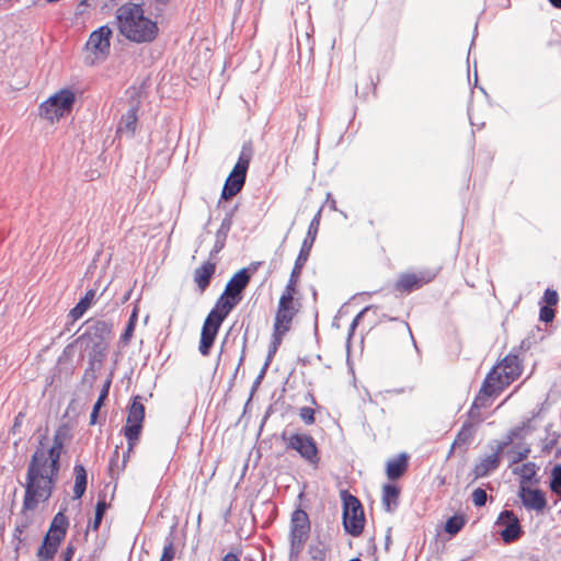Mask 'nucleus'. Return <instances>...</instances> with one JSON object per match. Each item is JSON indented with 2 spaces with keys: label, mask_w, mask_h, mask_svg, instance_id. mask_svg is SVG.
<instances>
[{
  "label": "nucleus",
  "mask_w": 561,
  "mask_h": 561,
  "mask_svg": "<svg viewBox=\"0 0 561 561\" xmlns=\"http://www.w3.org/2000/svg\"><path fill=\"white\" fill-rule=\"evenodd\" d=\"M222 561H239V558L237 554L229 552L222 558Z\"/></svg>",
  "instance_id": "nucleus-50"
},
{
  "label": "nucleus",
  "mask_w": 561,
  "mask_h": 561,
  "mask_svg": "<svg viewBox=\"0 0 561 561\" xmlns=\"http://www.w3.org/2000/svg\"><path fill=\"white\" fill-rule=\"evenodd\" d=\"M496 525L502 526L501 530V539L504 543H512L517 541L524 534V530L520 526L519 518L513 511H502L497 518Z\"/></svg>",
  "instance_id": "nucleus-17"
},
{
  "label": "nucleus",
  "mask_w": 561,
  "mask_h": 561,
  "mask_svg": "<svg viewBox=\"0 0 561 561\" xmlns=\"http://www.w3.org/2000/svg\"><path fill=\"white\" fill-rule=\"evenodd\" d=\"M373 311L374 313H376V308H373V307H366L364 310H362L352 321L351 325H350V332H348V336L351 337L353 334H354V331L356 329V327L358 325V323L360 322V320L368 313Z\"/></svg>",
  "instance_id": "nucleus-40"
},
{
  "label": "nucleus",
  "mask_w": 561,
  "mask_h": 561,
  "mask_svg": "<svg viewBox=\"0 0 561 561\" xmlns=\"http://www.w3.org/2000/svg\"><path fill=\"white\" fill-rule=\"evenodd\" d=\"M133 450H129V443L127 442V450L126 453L123 455V468L126 466L128 459H129V456H130V453Z\"/></svg>",
  "instance_id": "nucleus-51"
},
{
  "label": "nucleus",
  "mask_w": 561,
  "mask_h": 561,
  "mask_svg": "<svg viewBox=\"0 0 561 561\" xmlns=\"http://www.w3.org/2000/svg\"><path fill=\"white\" fill-rule=\"evenodd\" d=\"M320 220H321V209H319L317 211V214L312 218L311 222L309 224L308 231L302 241V244L313 247V243H314L318 232H319Z\"/></svg>",
  "instance_id": "nucleus-28"
},
{
  "label": "nucleus",
  "mask_w": 561,
  "mask_h": 561,
  "mask_svg": "<svg viewBox=\"0 0 561 561\" xmlns=\"http://www.w3.org/2000/svg\"><path fill=\"white\" fill-rule=\"evenodd\" d=\"M549 2L557 9H561V0H549Z\"/></svg>",
  "instance_id": "nucleus-54"
},
{
  "label": "nucleus",
  "mask_w": 561,
  "mask_h": 561,
  "mask_svg": "<svg viewBox=\"0 0 561 561\" xmlns=\"http://www.w3.org/2000/svg\"><path fill=\"white\" fill-rule=\"evenodd\" d=\"M69 522L62 512H58L49 526L47 534L44 537L42 546L37 550V557L44 561L54 559L60 543L66 537Z\"/></svg>",
  "instance_id": "nucleus-8"
},
{
  "label": "nucleus",
  "mask_w": 561,
  "mask_h": 561,
  "mask_svg": "<svg viewBox=\"0 0 561 561\" xmlns=\"http://www.w3.org/2000/svg\"><path fill=\"white\" fill-rule=\"evenodd\" d=\"M137 321H138V309L137 308H134L130 317H129V320L127 322V325L125 328V331L123 332L122 336H121V342L124 344V345H128L131 341V337L134 335V332H135V328H136V324H137Z\"/></svg>",
  "instance_id": "nucleus-29"
},
{
  "label": "nucleus",
  "mask_w": 561,
  "mask_h": 561,
  "mask_svg": "<svg viewBox=\"0 0 561 561\" xmlns=\"http://www.w3.org/2000/svg\"><path fill=\"white\" fill-rule=\"evenodd\" d=\"M466 520L460 515L449 517L445 524V531L451 536L458 534L465 526Z\"/></svg>",
  "instance_id": "nucleus-32"
},
{
  "label": "nucleus",
  "mask_w": 561,
  "mask_h": 561,
  "mask_svg": "<svg viewBox=\"0 0 561 561\" xmlns=\"http://www.w3.org/2000/svg\"><path fill=\"white\" fill-rule=\"evenodd\" d=\"M119 33L137 44L151 43L158 34V23L145 15L142 4L128 2L116 11Z\"/></svg>",
  "instance_id": "nucleus-2"
},
{
  "label": "nucleus",
  "mask_w": 561,
  "mask_h": 561,
  "mask_svg": "<svg viewBox=\"0 0 561 561\" xmlns=\"http://www.w3.org/2000/svg\"><path fill=\"white\" fill-rule=\"evenodd\" d=\"M501 462V447L491 455L481 458L473 467L472 474L473 479H480L486 477L492 471L496 470Z\"/></svg>",
  "instance_id": "nucleus-20"
},
{
  "label": "nucleus",
  "mask_w": 561,
  "mask_h": 561,
  "mask_svg": "<svg viewBox=\"0 0 561 561\" xmlns=\"http://www.w3.org/2000/svg\"><path fill=\"white\" fill-rule=\"evenodd\" d=\"M253 158L251 142L243 144L237 163L228 175L221 191V199L228 201L234 197L244 186L247 173Z\"/></svg>",
  "instance_id": "nucleus-4"
},
{
  "label": "nucleus",
  "mask_w": 561,
  "mask_h": 561,
  "mask_svg": "<svg viewBox=\"0 0 561 561\" xmlns=\"http://www.w3.org/2000/svg\"><path fill=\"white\" fill-rule=\"evenodd\" d=\"M300 272L291 270L288 282L284 288V293L299 295V280H300Z\"/></svg>",
  "instance_id": "nucleus-34"
},
{
  "label": "nucleus",
  "mask_w": 561,
  "mask_h": 561,
  "mask_svg": "<svg viewBox=\"0 0 561 561\" xmlns=\"http://www.w3.org/2000/svg\"><path fill=\"white\" fill-rule=\"evenodd\" d=\"M110 387H111V379H107L105 381V383L103 385V388H102V390L100 392V396H99L96 401H101V403H104L105 399L108 396Z\"/></svg>",
  "instance_id": "nucleus-47"
},
{
  "label": "nucleus",
  "mask_w": 561,
  "mask_h": 561,
  "mask_svg": "<svg viewBox=\"0 0 561 561\" xmlns=\"http://www.w3.org/2000/svg\"><path fill=\"white\" fill-rule=\"evenodd\" d=\"M26 527H27V524L18 525L14 529V535H13L14 538L18 539L19 541H21L22 540L21 536L24 533Z\"/></svg>",
  "instance_id": "nucleus-49"
},
{
  "label": "nucleus",
  "mask_w": 561,
  "mask_h": 561,
  "mask_svg": "<svg viewBox=\"0 0 561 561\" xmlns=\"http://www.w3.org/2000/svg\"><path fill=\"white\" fill-rule=\"evenodd\" d=\"M118 457H119L118 446H116L115 449H114L113 456H112V458L110 460V467H108L110 473L112 476L117 474L119 472Z\"/></svg>",
  "instance_id": "nucleus-43"
},
{
  "label": "nucleus",
  "mask_w": 561,
  "mask_h": 561,
  "mask_svg": "<svg viewBox=\"0 0 561 561\" xmlns=\"http://www.w3.org/2000/svg\"><path fill=\"white\" fill-rule=\"evenodd\" d=\"M519 499L528 511L542 513L547 507L546 494L539 489L520 486Z\"/></svg>",
  "instance_id": "nucleus-18"
},
{
  "label": "nucleus",
  "mask_w": 561,
  "mask_h": 561,
  "mask_svg": "<svg viewBox=\"0 0 561 561\" xmlns=\"http://www.w3.org/2000/svg\"><path fill=\"white\" fill-rule=\"evenodd\" d=\"M471 496L473 504L478 507L484 506L488 501V494L485 490L481 488L474 489Z\"/></svg>",
  "instance_id": "nucleus-39"
},
{
  "label": "nucleus",
  "mask_w": 561,
  "mask_h": 561,
  "mask_svg": "<svg viewBox=\"0 0 561 561\" xmlns=\"http://www.w3.org/2000/svg\"><path fill=\"white\" fill-rule=\"evenodd\" d=\"M311 249H312V247L301 244L299 254H298V256L295 261L294 267H293L294 271H297L300 273L302 272V268L309 259Z\"/></svg>",
  "instance_id": "nucleus-33"
},
{
  "label": "nucleus",
  "mask_w": 561,
  "mask_h": 561,
  "mask_svg": "<svg viewBox=\"0 0 561 561\" xmlns=\"http://www.w3.org/2000/svg\"><path fill=\"white\" fill-rule=\"evenodd\" d=\"M436 275L437 273L432 270L401 273L393 284V289L400 295L410 294L433 282Z\"/></svg>",
  "instance_id": "nucleus-15"
},
{
  "label": "nucleus",
  "mask_w": 561,
  "mask_h": 561,
  "mask_svg": "<svg viewBox=\"0 0 561 561\" xmlns=\"http://www.w3.org/2000/svg\"><path fill=\"white\" fill-rule=\"evenodd\" d=\"M299 417L306 425H312L316 422V411L310 407L299 409Z\"/></svg>",
  "instance_id": "nucleus-37"
},
{
  "label": "nucleus",
  "mask_w": 561,
  "mask_h": 561,
  "mask_svg": "<svg viewBox=\"0 0 561 561\" xmlns=\"http://www.w3.org/2000/svg\"><path fill=\"white\" fill-rule=\"evenodd\" d=\"M408 328V324L403 321H398V329L401 332H404V330Z\"/></svg>",
  "instance_id": "nucleus-53"
},
{
  "label": "nucleus",
  "mask_w": 561,
  "mask_h": 561,
  "mask_svg": "<svg viewBox=\"0 0 561 561\" xmlns=\"http://www.w3.org/2000/svg\"><path fill=\"white\" fill-rule=\"evenodd\" d=\"M217 264L215 261L207 260L196 267L193 272V282L197 286L199 294H204L209 287L210 282L216 273Z\"/></svg>",
  "instance_id": "nucleus-19"
},
{
  "label": "nucleus",
  "mask_w": 561,
  "mask_h": 561,
  "mask_svg": "<svg viewBox=\"0 0 561 561\" xmlns=\"http://www.w3.org/2000/svg\"><path fill=\"white\" fill-rule=\"evenodd\" d=\"M282 438L286 440L287 449L296 450L299 456L308 463L318 467L320 462V454L314 438L305 433H295L286 437L285 434Z\"/></svg>",
  "instance_id": "nucleus-14"
},
{
  "label": "nucleus",
  "mask_w": 561,
  "mask_h": 561,
  "mask_svg": "<svg viewBox=\"0 0 561 561\" xmlns=\"http://www.w3.org/2000/svg\"><path fill=\"white\" fill-rule=\"evenodd\" d=\"M75 471V486L73 496L80 499L87 490V471L82 465H76Z\"/></svg>",
  "instance_id": "nucleus-26"
},
{
  "label": "nucleus",
  "mask_w": 561,
  "mask_h": 561,
  "mask_svg": "<svg viewBox=\"0 0 561 561\" xmlns=\"http://www.w3.org/2000/svg\"><path fill=\"white\" fill-rule=\"evenodd\" d=\"M76 552V547L73 543L69 542L62 552V561H71Z\"/></svg>",
  "instance_id": "nucleus-46"
},
{
  "label": "nucleus",
  "mask_w": 561,
  "mask_h": 561,
  "mask_svg": "<svg viewBox=\"0 0 561 561\" xmlns=\"http://www.w3.org/2000/svg\"><path fill=\"white\" fill-rule=\"evenodd\" d=\"M528 453H529V450L526 449L525 453L520 454L519 457L517 459H515V461H518V460H522L523 458H526Z\"/></svg>",
  "instance_id": "nucleus-55"
},
{
  "label": "nucleus",
  "mask_w": 561,
  "mask_h": 561,
  "mask_svg": "<svg viewBox=\"0 0 561 561\" xmlns=\"http://www.w3.org/2000/svg\"><path fill=\"white\" fill-rule=\"evenodd\" d=\"M112 323L96 320L77 339V342L83 344L84 350L89 351L93 358L102 357L107 347V341L112 335Z\"/></svg>",
  "instance_id": "nucleus-7"
},
{
  "label": "nucleus",
  "mask_w": 561,
  "mask_h": 561,
  "mask_svg": "<svg viewBox=\"0 0 561 561\" xmlns=\"http://www.w3.org/2000/svg\"><path fill=\"white\" fill-rule=\"evenodd\" d=\"M95 296H96V290L89 289V290H87L84 296L79 300L78 304L88 310L94 304Z\"/></svg>",
  "instance_id": "nucleus-41"
},
{
  "label": "nucleus",
  "mask_w": 561,
  "mask_h": 561,
  "mask_svg": "<svg viewBox=\"0 0 561 561\" xmlns=\"http://www.w3.org/2000/svg\"><path fill=\"white\" fill-rule=\"evenodd\" d=\"M106 508H107V504H106L105 500L104 499L99 500L96 503V506H95L94 519L91 524V527L94 531H96L99 529Z\"/></svg>",
  "instance_id": "nucleus-35"
},
{
  "label": "nucleus",
  "mask_w": 561,
  "mask_h": 561,
  "mask_svg": "<svg viewBox=\"0 0 561 561\" xmlns=\"http://www.w3.org/2000/svg\"><path fill=\"white\" fill-rule=\"evenodd\" d=\"M282 342L278 340L271 339L270 345H268V352L266 356V360L256 378V383L261 381V379L265 376L268 366L271 365L275 354L277 353L278 347L280 346Z\"/></svg>",
  "instance_id": "nucleus-31"
},
{
  "label": "nucleus",
  "mask_w": 561,
  "mask_h": 561,
  "mask_svg": "<svg viewBox=\"0 0 561 561\" xmlns=\"http://www.w3.org/2000/svg\"><path fill=\"white\" fill-rule=\"evenodd\" d=\"M550 489L561 496V465L556 466L551 471Z\"/></svg>",
  "instance_id": "nucleus-36"
},
{
  "label": "nucleus",
  "mask_w": 561,
  "mask_h": 561,
  "mask_svg": "<svg viewBox=\"0 0 561 561\" xmlns=\"http://www.w3.org/2000/svg\"><path fill=\"white\" fill-rule=\"evenodd\" d=\"M227 317V312L219 310L215 306L207 314L202 327L198 345V351L203 356L206 357L210 354V350L214 346L219 329Z\"/></svg>",
  "instance_id": "nucleus-13"
},
{
  "label": "nucleus",
  "mask_w": 561,
  "mask_h": 561,
  "mask_svg": "<svg viewBox=\"0 0 561 561\" xmlns=\"http://www.w3.org/2000/svg\"><path fill=\"white\" fill-rule=\"evenodd\" d=\"M400 489L394 484L382 486V505L387 512H392L399 502Z\"/></svg>",
  "instance_id": "nucleus-24"
},
{
  "label": "nucleus",
  "mask_w": 561,
  "mask_h": 561,
  "mask_svg": "<svg viewBox=\"0 0 561 561\" xmlns=\"http://www.w3.org/2000/svg\"><path fill=\"white\" fill-rule=\"evenodd\" d=\"M102 405H103V403H101V401H96L94 403L93 410H92L91 415H90V424L91 425H94L96 423L98 414H99V411L102 408Z\"/></svg>",
  "instance_id": "nucleus-48"
},
{
  "label": "nucleus",
  "mask_w": 561,
  "mask_h": 561,
  "mask_svg": "<svg viewBox=\"0 0 561 561\" xmlns=\"http://www.w3.org/2000/svg\"><path fill=\"white\" fill-rule=\"evenodd\" d=\"M75 102V92L61 89L39 105V116L51 124L59 122L71 113Z\"/></svg>",
  "instance_id": "nucleus-6"
},
{
  "label": "nucleus",
  "mask_w": 561,
  "mask_h": 561,
  "mask_svg": "<svg viewBox=\"0 0 561 561\" xmlns=\"http://www.w3.org/2000/svg\"><path fill=\"white\" fill-rule=\"evenodd\" d=\"M299 307L298 295L282 291L274 319L272 339L283 342V337L290 330Z\"/></svg>",
  "instance_id": "nucleus-5"
},
{
  "label": "nucleus",
  "mask_w": 561,
  "mask_h": 561,
  "mask_svg": "<svg viewBox=\"0 0 561 561\" xmlns=\"http://www.w3.org/2000/svg\"><path fill=\"white\" fill-rule=\"evenodd\" d=\"M308 396H309V398H310L311 403L316 405V404H317V400H316V398L313 397V394H312L311 392H309V393H308Z\"/></svg>",
  "instance_id": "nucleus-56"
},
{
  "label": "nucleus",
  "mask_w": 561,
  "mask_h": 561,
  "mask_svg": "<svg viewBox=\"0 0 561 561\" xmlns=\"http://www.w3.org/2000/svg\"><path fill=\"white\" fill-rule=\"evenodd\" d=\"M87 311V309H84L83 307H81L79 304H77L69 312V317L73 320V321H77L78 319H80L84 312Z\"/></svg>",
  "instance_id": "nucleus-45"
},
{
  "label": "nucleus",
  "mask_w": 561,
  "mask_h": 561,
  "mask_svg": "<svg viewBox=\"0 0 561 561\" xmlns=\"http://www.w3.org/2000/svg\"><path fill=\"white\" fill-rule=\"evenodd\" d=\"M523 373L522 359L516 354L505 355L485 376L482 386L495 397L500 396Z\"/></svg>",
  "instance_id": "nucleus-3"
},
{
  "label": "nucleus",
  "mask_w": 561,
  "mask_h": 561,
  "mask_svg": "<svg viewBox=\"0 0 561 561\" xmlns=\"http://www.w3.org/2000/svg\"><path fill=\"white\" fill-rule=\"evenodd\" d=\"M250 282V275L245 268L237 272L227 283L224 293L216 300L215 307L228 314L241 301L242 291Z\"/></svg>",
  "instance_id": "nucleus-9"
},
{
  "label": "nucleus",
  "mask_w": 561,
  "mask_h": 561,
  "mask_svg": "<svg viewBox=\"0 0 561 561\" xmlns=\"http://www.w3.org/2000/svg\"><path fill=\"white\" fill-rule=\"evenodd\" d=\"M310 520L308 514L297 508L290 519V545L291 549L299 552L307 542L310 535Z\"/></svg>",
  "instance_id": "nucleus-16"
},
{
  "label": "nucleus",
  "mask_w": 561,
  "mask_h": 561,
  "mask_svg": "<svg viewBox=\"0 0 561 561\" xmlns=\"http://www.w3.org/2000/svg\"><path fill=\"white\" fill-rule=\"evenodd\" d=\"M282 342L278 340L271 339L270 345H268V352L266 356V360L256 378V383L261 381V379L265 376L268 366L271 365L275 354L277 353L278 347L280 346Z\"/></svg>",
  "instance_id": "nucleus-30"
},
{
  "label": "nucleus",
  "mask_w": 561,
  "mask_h": 561,
  "mask_svg": "<svg viewBox=\"0 0 561 561\" xmlns=\"http://www.w3.org/2000/svg\"><path fill=\"white\" fill-rule=\"evenodd\" d=\"M23 416H24V414H23V413H21V412L15 416L13 427H18V426H20V425H21V422H22Z\"/></svg>",
  "instance_id": "nucleus-52"
},
{
  "label": "nucleus",
  "mask_w": 561,
  "mask_h": 561,
  "mask_svg": "<svg viewBox=\"0 0 561 561\" xmlns=\"http://www.w3.org/2000/svg\"><path fill=\"white\" fill-rule=\"evenodd\" d=\"M554 310L549 306L540 308L539 318L543 322H551L554 319Z\"/></svg>",
  "instance_id": "nucleus-42"
},
{
  "label": "nucleus",
  "mask_w": 561,
  "mask_h": 561,
  "mask_svg": "<svg viewBox=\"0 0 561 561\" xmlns=\"http://www.w3.org/2000/svg\"><path fill=\"white\" fill-rule=\"evenodd\" d=\"M543 300L549 307L557 305L559 300L557 291L552 289H546L543 294Z\"/></svg>",
  "instance_id": "nucleus-44"
},
{
  "label": "nucleus",
  "mask_w": 561,
  "mask_h": 561,
  "mask_svg": "<svg viewBox=\"0 0 561 561\" xmlns=\"http://www.w3.org/2000/svg\"><path fill=\"white\" fill-rule=\"evenodd\" d=\"M112 30L102 25L93 31L85 43V62L90 66L106 59L111 49Z\"/></svg>",
  "instance_id": "nucleus-10"
},
{
  "label": "nucleus",
  "mask_w": 561,
  "mask_h": 561,
  "mask_svg": "<svg viewBox=\"0 0 561 561\" xmlns=\"http://www.w3.org/2000/svg\"><path fill=\"white\" fill-rule=\"evenodd\" d=\"M409 467V455L402 453L389 459L386 465V474L389 480H397L404 476Z\"/></svg>",
  "instance_id": "nucleus-22"
},
{
  "label": "nucleus",
  "mask_w": 561,
  "mask_h": 561,
  "mask_svg": "<svg viewBox=\"0 0 561 561\" xmlns=\"http://www.w3.org/2000/svg\"><path fill=\"white\" fill-rule=\"evenodd\" d=\"M3 531H4V523L0 522V536L3 534Z\"/></svg>",
  "instance_id": "nucleus-57"
},
{
  "label": "nucleus",
  "mask_w": 561,
  "mask_h": 561,
  "mask_svg": "<svg viewBox=\"0 0 561 561\" xmlns=\"http://www.w3.org/2000/svg\"><path fill=\"white\" fill-rule=\"evenodd\" d=\"M145 420V405L140 396L134 397L131 404L128 408L126 424L123 433L129 443V450H134L135 446L141 435L142 425Z\"/></svg>",
  "instance_id": "nucleus-12"
},
{
  "label": "nucleus",
  "mask_w": 561,
  "mask_h": 561,
  "mask_svg": "<svg viewBox=\"0 0 561 561\" xmlns=\"http://www.w3.org/2000/svg\"><path fill=\"white\" fill-rule=\"evenodd\" d=\"M231 227H232V215L229 214L222 219L220 227L218 228V230L216 232V242L214 245V252H219L225 247V242H226V239L228 237V233H229Z\"/></svg>",
  "instance_id": "nucleus-25"
},
{
  "label": "nucleus",
  "mask_w": 561,
  "mask_h": 561,
  "mask_svg": "<svg viewBox=\"0 0 561 561\" xmlns=\"http://www.w3.org/2000/svg\"><path fill=\"white\" fill-rule=\"evenodd\" d=\"M496 397L481 385V388L469 409V417L476 422H480L481 409L489 408L492 404V399Z\"/></svg>",
  "instance_id": "nucleus-21"
},
{
  "label": "nucleus",
  "mask_w": 561,
  "mask_h": 561,
  "mask_svg": "<svg viewBox=\"0 0 561 561\" xmlns=\"http://www.w3.org/2000/svg\"><path fill=\"white\" fill-rule=\"evenodd\" d=\"M505 402H507V398H506V399H504V401H502V402H501V405H504V404H505Z\"/></svg>",
  "instance_id": "nucleus-59"
},
{
  "label": "nucleus",
  "mask_w": 561,
  "mask_h": 561,
  "mask_svg": "<svg viewBox=\"0 0 561 561\" xmlns=\"http://www.w3.org/2000/svg\"><path fill=\"white\" fill-rule=\"evenodd\" d=\"M137 122H138L137 108L131 107L130 110L127 111L126 114H124L122 116L118 128H117V133L118 134L126 133L129 136H134L136 128H137Z\"/></svg>",
  "instance_id": "nucleus-23"
},
{
  "label": "nucleus",
  "mask_w": 561,
  "mask_h": 561,
  "mask_svg": "<svg viewBox=\"0 0 561 561\" xmlns=\"http://www.w3.org/2000/svg\"><path fill=\"white\" fill-rule=\"evenodd\" d=\"M46 440L45 436L39 439L27 466L22 512H33L41 503L47 502L56 486L64 445L60 430L56 432L51 446L47 447Z\"/></svg>",
  "instance_id": "nucleus-1"
},
{
  "label": "nucleus",
  "mask_w": 561,
  "mask_h": 561,
  "mask_svg": "<svg viewBox=\"0 0 561 561\" xmlns=\"http://www.w3.org/2000/svg\"><path fill=\"white\" fill-rule=\"evenodd\" d=\"M505 402H507V398H506V399H504V401H502V402H501V405H504V404H505Z\"/></svg>",
  "instance_id": "nucleus-61"
},
{
  "label": "nucleus",
  "mask_w": 561,
  "mask_h": 561,
  "mask_svg": "<svg viewBox=\"0 0 561 561\" xmlns=\"http://www.w3.org/2000/svg\"><path fill=\"white\" fill-rule=\"evenodd\" d=\"M175 558V547L173 540L170 539L163 547L159 561H173Z\"/></svg>",
  "instance_id": "nucleus-38"
},
{
  "label": "nucleus",
  "mask_w": 561,
  "mask_h": 561,
  "mask_svg": "<svg viewBox=\"0 0 561 561\" xmlns=\"http://www.w3.org/2000/svg\"><path fill=\"white\" fill-rule=\"evenodd\" d=\"M474 436V428L471 422H466L462 424L460 431L458 432L456 438L454 439L453 447L463 446L469 444Z\"/></svg>",
  "instance_id": "nucleus-27"
},
{
  "label": "nucleus",
  "mask_w": 561,
  "mask_h": 561,
  "mask_svg": "<svg viewBox=\"0 0 561 561\" xmlns=\"http://www.w3.org/2000/svg\"><path fill=\"white\" fill-rule=\"evenodd\" d=\"M157 1L162 3V4H168L171 0H157Z\"/></svg>",
  "instance_id": "nucleus-58"
},
{
  "label": "nucleus",
  "mask_w": 561,
  "mask_h": 561,
  "mask_svg": "<svg viewBox=\"0 0 561 561\" xmlns=\"http://www.w3.org/2000/svg\"><path fill=\"white\" fill-rule=\"evenodd\" d=\"M505 402H507V398H506V399H504V401H502V402H501V405H504V404H505Z\"/></svg>",
  "instance_id": "nucleus-60"
},
{
  "label": "nucleus",
  "mask_w": 561,
  "mask_h": 561,
  "mask_svg": "<svg viewBox=\"0 0 561 561\" xmlns=\"http://www.w3.org/2000/svg\"><path fill=\"white\" fill-rule=\"evenodd\" d=\"M343 525L345 530L354 537L359 536L365 526V515L360 501L347 493H342Z\"/></svg>",
  "instance_id": "nucleus-11"
}]
</instances>
